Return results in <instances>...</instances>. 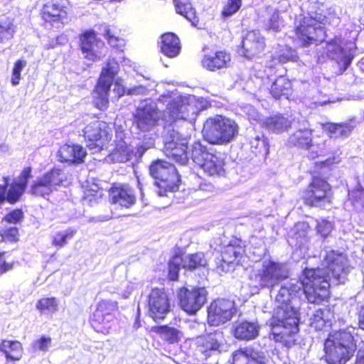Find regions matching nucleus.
Listing matches in <instances>:
<instances>
[{
  "mask_svg": "<svg viewBox=\"0 0 364 364\" xmlns=\"http://www.w3.org/2000/svg\"><path fill=\"white\" fill-rule=\"evenodd\" d=\"M0 237L4 242H17L19 240V231L16 227H9L0 231Z\"/></svg>",
  "mask_w": 364,
  "mask_h": 364,
  "instance_id": "nucleus-49",
  "label": "nucleus"
},
{
  "mask_svg": "<svg viewBox=\"0 0 364 364\" xmlns=\"http://www.w3.org/2000/svg\"><path fill=\"white\" fill-rule=\"evenodd\" d=\"M262 127L276 134L288 131L292 127V119L287 114L276 113L267 117L262 122Z\"/></svg>",
  "mask_w": 364,
  "mask_h": 364,
  "instance_id": "nucleus-30",
  "label": "nucleus"
},
{
  "mask_svg": "<svg viewBox=\"0 0 364 364\" xmlns=\"http://www.w3.org/2000/svg\"><path fill=\"white\" fill-rule=\"evenodd\" d=\"M14 267V263H8L5 261L0 264V274H4L6 272L11 270Z\"/></svg>",
  "mask_w": 364,
  "mask_h": 364,
  "instance_id": "nucleus-61",
  "label": "nucleus"
},
{
  "mask_svg": "<svg viewBox=\"0 0 364 364\" xmlns=\"http://www.w3.org/2000/svg\"><path fill=\"white\" fill-rule=\"evenodd\" d=\"M272 58L279 63H286L291 60V57L285 54H278L273 56Z\"/></svg>",
  "mask_w": 364,
  "mask_h": 364,
  "instance_id": "nucleus-60",
  "label": "nucleus"
},
{
  "mask_svg": "<svg viewBox=\"0 0 364 364\" xmlns=\"http://www.w3.org/2000/svg\"><path fill=\"white\" fill-rule=\"evenodd\" d=\"M52 339L49 336H42L32 343V350L46 352L51 346Z\"/></svg>",
  "mask_w": 364,
  "mask_h": 364,
  "instance_id": "nucleus-53",
  "label": "nucleus"
},
{
  "mask_svg": "<svg viewBox=\"0 0 364 364\" xmlns=\"http://www.w3.org/2000/svg\"><path fill=\"white\" fill-rule=\"evenodd\" d=\"M208 292L204 287H182L178 289L177 299L180 308L188 315H195L206 303Z\"/></svg>",
  "mask_w": 364,
  "mask_h": 364,
  "instance_id": "nucleus-16",
  "label": "nucleus"
},
{
  "mask_svg": "<svg viewBox=\"0 0 364 364\" xmlns=\"http://www.w3.org/2000/svg\"><path fill=\"white\" fill-rule=\"evenodd\" d=\"M356 350V340L349 331H333L324 340L323 359L328 364H346Z\"/></svg>",
  "mask_w": 364,
  "mask_h": 364,
  "instance_id": "nucleus-3",
  "label": "nucleus"
},
{
  "mask_svg": "<svg viewBox=\"0 0 364 364\" xmlns=\"http://www.w3.org/2000/svg\"><path fill=\"white\" fill-rule=\"evenodd\" d=\"M357 316L358 327L360 329L364 331V304L360 306L357 312Z\"/></svg>",
  "mask_w": 364,
  "mask_h": 364,
  "instance_id": "nucleus-59",
  "label": "nucleus"
},
{
  "mask_svg": "<svg viewBox=\"0 0 364 364\" xmlns=\"http://www.w3.org/2000/svg\"><path fill=\"white\" fill-rule=\"evenodd\" d=\"M203 52L200 65L205 70L209 72H218L230 66L232 57L225 49L205 47Z\"/></svg>",
  "mask_w": 364,
  "mask_h": 364,
  "instance_id": "nucleus-20",
  "label": "nucleus"
},
{
  "mask_svg": "<svg viewBox=\"0 0 364 364\" xmlns=\"http://www.w3.org/2000/svg\"><path fill=\"white\" fill-rule=\"evenodd\" d=\"M160 51L166 57H176L181 51V42L173 33L168 32L161 35L159 43Z\"/></svg>",
  "mask_w": 364,
  "mask_h": 364,
  "instance_id": "nucleus-31",
  "label": "nucleus"
},
{
  "mask_svg": "<svg viewBox=\"0 0 364 364\" xmlns=\"http://www.w3.org/2000/svg\"><path fill=\"white\" fill-rule=\"evenodd\" d=\"M346 200L354 208L364 211V188L359 186L348 191Z\"/></svg>",
  "mask_w": 364,
  "mask_h": 364,
  "instance_id": "nucleus-42",
  "label": "nucleus"
},
{
  "mask_svg": "<svg viewBox=\"0 0 364 364\" xmlns=\"http://www.w3.org/2000/svg\"><path fill=\"white\" fill-rule=\"evenodd\" d=\"M190 157L203 171L210 176L225 175V161L216 152H209L199 141H194L191 146Z\"/></svg>",
  "mask_w": 364,
  "mask_h": 364,
  "instance_id": "nucleus-8",
  "label": "nucleus"
},
{
  "mask_svg": "<svg viewBox=\"0 0 364 364\" xmlns=\"http://www.w3.org/2000/svg\"><path fill=\"white\" fill-rule=\"evenodd\" d=\"M149 316L155 321L164 320L171 311L170 299L163 288L151 289L147 296Z\"/></svg>",
  "mask_w": 364,
  "mask_h": 364,
  "instance_id": "nucleus-18",
  "label": "nucleus"
},
{
  "mask_svg": "<svg viewBox=\"0 0 364 364\" xmlns=\"http://www.w3.org/2000/svg\"><path fill=\"white\" fill-rule=\"evenodd\" d=\"M354 126L350 123L341 122V123H328L327 124V132L331 134V136L337 137H347L348 136L353 130Z\"/></svg>",
  "mask_w": 364,
  "mask_h": 364,
  "instance_id": "nucleus-41",
  "label": "nucleus"
},
{
  "mask_svg": "<svg viewBox=\"0 0 364 364\" xmlns=\"http://www.w3.org/2000/svg\"><path fill=\"white\" fill-rule=\"evenodd\" d=\"M242 5V0H228L223 7L221 16L228 18L237 13Z\"/></svg>",
  "mask_w": 364,
  "mask_h": 364,
  "instance_id": "nucleus-48",
  "label": "nucleus"
},
{
  "mask_svg": "<svg viewBox=\"0 0 364 364\" xmlns=\"http://www.w3.org/2000/svg\"><path fill=\"white\" fill-rule=\"evenodd\" d=\"M336 163V157L332 156L326 159V160L315 162L314 168L318 171H321L323 168L331 169L333 165Z\"/></svg>",
  "mask_w": 364,
  "mask_h": 364,
  "instance_id": "nucleus-55",
  "label": "nucleus"
},
{
  "mask_svg": "<svg viewBox=\"0 0 364 364\" xmlns=\"http://www.w3.org/2000/svg\"><path fill=\"white\" fill-rule=\"evenodd\" d=\"M232 335L240 341H250L259 335V326L252 322L242 321L235 325Z\"/></svg>",
  "mask_w": 364,
  "mask_h": 364,
  "instance_id": "nucleus-36",
  "label": "nucleus"
},
{
  "mask_svg": "<svg viewBox=\"0 0 364 364\" xmlns=\"http://www.w3.org/2000/svg\"><path fill=\"white\" fill-rule=\"evenodd\" d=\"M332 186L326 178L312 176L306 186L301 191L300 200L308 208L324 210L333 204Z\"/></svg>",
  "mask_w": 364,
  "mask_h": 364,
  "instance_id": "nucleus-4",
  "label": "nucleus"
},
{
  "mask_svg": "<svg viewBox=\"0 0 364 364\" xmlns=\"http://www.w3.org/2000/svg\"><path fill=\"white\" fill-rule=\"evenodd\" d=\"M68 0H45L40 11L44 23L50 26H64L70 21Z\"/></svg>",
  "mask_w": 364,
  "mask_h": 364,
  "instance_id": "nucleus-15",
  "label": "nucleus"
},
{
  "mask_svg": "<svg viewBox=\"0 0 364 364\" xmlns=\"http://www.w3.org/2000/svg\"><path fill=\"white\" fill-rule=\"evenodd\" d=\"M66 180L64 170L54 166L31 183L29 193L36 197L45 198L55 191L58 186H62Z\"/></svg>",
  "mask_w": 364,
  "mask_h": 364,
  "instance_id": "nucleus-14",
  "label": "nucleus"
},
{
  "mask_svg": "<svg viewBox=\"0 0 364 364\" xmlns=\"http://www.w3.org/2000/svg\"><path fill=\"white\" fill-rule=\"evenodd\" d=\"M177 14L185 17L193 26L201 28L203 23L200 21L196 9L193 7L190 0H173Z\"/></svg>",
  "mask_w": 364,
  "mask_h": 364,
  "instance_id": "nucleus-33",
  "label": "nucleus"
},
{
  "mask_svg": "<svg viewBox=\"0 0 364 364\" xmlns=\"http://www.w3.org/2000/svg\"><path fill=\"white\" fill-rule=\"evenodd\" d=\"M32 172L33 168L31 166L24 167L18 177V182L21 183L23 186H24L26 188L27 187L29 180L31 179L33 177Z\"/></svg>",
  "mask_w": 364,
  "mask_h": 364,
  "instance_id": "nucleus-54",
  "label": "nucleus"
},
{
  "mask_svg": "<svg viewBox=\"0 0 364 364\" xmlns=\"http://www.w3.org/2000/svg\"><path fill=\"white\" fill-rule=\"evenodd\" d=\"M310 304H321L331 297L330 276L323 268L304 267L298 280Z\"/></svg>",
  "mask_w": 364,
  "mask_h": 364,
  "instance_id": "nucleus-2",
  "label": "nucleus"
},
{
  "mask_svg": "<svg viewBox=\"0 0 364 364\" xmlns=\"http://www.w3.org/2000/svg\"><path fill=\"white\" fill-rule=\"evenodd\" d=\"M5 183L0 185V206L5 202L7 201V187L9 186V178H4Z\"/></svg>",
  "mask_w": 364,
  "mask_h": 364,
  "instance_id": "nucleus-58",
  "label": "nucleus"
},
{
  "mask_svg": "<svg viewBox=\"0 0 364 364\" xmlns=\"http://www.w3.org/2000/svg\"><path fill=\"white\" fill-rule=\"evenodd\" d=\"M115 85L117 86V89H114V90H117V93L118 97H121L124 95L125 91L124 88L122 86H120L117 82H115Z\"/></svg>",
  "mask_w": 364,
  "mask_h": 364,
  "instance_id": "nucleus-64",
  "label": "nucleus"
},
{
  "mask_svg": "<svg viewBox=\"0 0 364 364\" xmlns=\"http://www.w3.org/2000/svg\"><path fill=\"white\" fill-rule=\"evenodd\" d=\"M105 46V43L97 37L93 29H87L79 36V47L88 60L95 62L100 58V50Z\"/></svg>",
  "mask_w": 364,
  "mask_h": 364,
  "instance_id": "nucleus-23",
  "label": "nucleus"
},
{
  "mask_svg": "<svg viewBox=\"0 0 364 364\" xmlns=\"http://www.w3.org/2000/svg\"><path fill=\"white\" fill-rule=\"evenodd\" d=\"M208 321L212 326H219L231 320L236 312L232 300L218 298L208 307Z\"/></svg>",
  "mask_w": 364,
  "mask_h": 364,
  "instance_id": "nucleus-19",
  "label": "nucleus"
},
{
  "mask_svg": "<svg viewBox=\"0 0 364 364\" xmlns=\"http://www.w3.org/2000/svg\"><path fill=\"white\" fill-rule=\"evenodd\" d=\"M119 311V304L111 299H102L99 301L95 311L89 317L92 328L98 333L108 334L115 319L116 313Z\"/></svg>",
  "mask_w": 364,
  "mask_h": 364,
  "instance_id": "nucleus-10",
  "label": "nucleus"
},
{
  "mask_svg": "<svg viewBox=\"0 0 364 364\" xmlns=\"http://www.w3.org/2000/svg\"><path fill=\"white\" fill-rule=\"evenodd\" d=\"M24 218V214L21 208H16L6 213L2 218V221L7 223L17 224Z\"/></svg>",
  "mask_w": 364,
  "mask_h": 364,
  "instance_id": "nucleus-52",
  "label": "nucleus"
},
{
  "mask_svg": "<svg viewBox=\"0 0 364 364\" xmlns=\"http://www.w3.org/2000/svg\"><path fill=\"white\" fill-rule=\"evenodd\" d=\"M87 147L95 152L102 151L112 140V130L109 124L101 120H94L83 129Z\"/></svg>",
  "mask_w": 364,
  "mask_h": 364,
  "instance_id": "nucleus-13",
  "label": "nucleus"
},
{
  "mask_svg": "<svg viewBox=\"0 0 364 364\" xmlns=\"http://www.w3.org/2000/svg\"><path fill=\"white\" fill-rule=\"evenodd\" d=\"M77 233V230L73 228H68L64 230L56 231L52 236L51 244L57 248L65 247Z\"/></svg>",
  "mask_w": 364,
  "mask_h": 364,
  "instance_id": "nucleus-40",
  "label": "nucleus"
},
{
  "mask_svg": "<svg viewBox=\"0 0 364 364\" xmlns=\"http://www.w3.org/2000/svg\"><path fill=\"white\" fill-rule=\"evenodd\" d=\"M198 111L195 100L181 97L171 100L166 105L161 118L166 126H173L178 122L190 120Z\"/></svg>",
  "mask_w": 364,
  "mask_h": 364,
  "instance_id": "nucleus-11",
  "label": "nucleus"
},
{
  "mask_svg": "<svg viewBox=\"0 0 364 364\" xmlns=\"http://www.w3.org/2000/svg\"><path fill=\"white\" fill-rule=\"evenodd\" d=\"M237 123L221 114L208 117L203 128L204 139L211 144H225L230 142L237 134Z\"/></svg>",
  "mask_w": 364,
  "mask_h": 364,
  "instance_id": "nucleus-5",
  "label": "nucleus"
},
{
  "mask_svg": "<svg viewBox=\"0 0 364 364\" xmlns=\"http://www.w3.org/2000/svg\"><path fill=\"white\" fill-rule=\"evenodd\" d=\"M86 156L85 149L79 144H65L58 151V161L61 163L80 164L84 162Z\"/></svg>",
  "mask_w": 364,
  "mask_h": 364,
  "instance_id": "nucleus-28",
  "label": "nucleus"
},
{
  "mask_svg": "<svg viewBox=\"0 0 364 364\" xmlns=\"http://www.w3.org/2000/svg\"><path fill=\"white\" fill-rule=\"evenodd\" d=\"M104 36L107 41V43L112 47L118 46L119 38L111 33L109 26H105L104 28Z\"/></svg>",
  "mask_w": 364,
  "mask_h": 364,
  "instance_id": "nucleus-56",
  "label": "nucleus"
},
{
  "mask_svg": "<svg viewBox=\"0 0 364 364\" xmlns=\"http://www.w3.org/2000/svg\"><path fill=\"white\" fill-rule=\"evenodd\" d=\"M0 352L4 355L7 362L14 363L22 358L23 348L19 341L3 339L0 342Z\"/></svg>",
  "mask_w": 364,
  "mask_h": 364,
  "instance_id": "nucleus-32",
  "label": "nucleus"
},
{
  "mask_svg": "<svg viewBox=\"0 0 364 364\" xmlns=\"http://www.w3.org/2000/svg\"><path fill=\"white\" fill-rule=\"evenodd\" d=\"M250 147L252 152L255 156H267L269 153V144L267 138L265 136H255L250 141Z\"/></svg>",
  "mask_w": 364,
  "mask_h": 364,
  "instance_id": "nucleus-44",
  "label": "nucleus"
},
{
  "mask_svg": "<svg viewBox=\"0 0 364 364\" xmlns=\"http://www.w3.org/2000/svg\"><path fill=\"white\" fill-rule=\"evenodd\" d=\"M109 202L129 208L136 203V196L132 187L127 183H113L107 190Z\"/></svg>",
  "mask_w": 364,
  "mask_h": 364,
  "instance_id": "nucleus-25",
  "label": "nucleus"
},
{
  "mask_svg": "<svg viewBox=\"0 0 364 364\" xmlns=\"http://www.w3.org/2000/svg\"><path fill=\"white\" fill-rule=\"evenodd\" d=\"M119 72V64L114 58L108 59L102 67L92 92V104L100 111H106L109 105V92Z\"/></svg>",
  "mask_w": 364,
  "mask_h": 364,
  "instance_id": "nucleus-6",
  "label": "nucleus"
},
{
  "mask_svg": "<svg viewBox=\"0 0 364 364\" xmlns=\"http://www.w3.org/2000/svg\"><path fill=\"white\" fill-rule=\"evenodd\" d=\"M36 308L41 314L54 313L58 309V301L54 296L42 297L36 301Z\"/></svg>",
  "mask_w": 364,
  "mask_h": 364,
  "instance_id": "nucleus-43",
  "label": "nucleus"
},
{
  "mask_svg": "<svg viewBox=\"0 0 364 364\" xmlns=\"http://www.w3.org/2000/svg\"><path fill=\"white\" fill-rule=\"evenodd\" d=\"M313 130L309 128L298 129L288 138V143L291 146L302 149H309L313 145Z\"/></svg>",
  "mask_w": 364,
  "mask_h": 364,
  "instance_id": "nucleus-34",
  "label": "nucleus"
},
{
  "mask_svg": "<svg viewBox=\"0 0 364 364\" xmlns=\"http://www.w3.org/2000/svg\"><path fill=\"white\" fill-rule=\"evenodd\" d=\"M188 140L182 134L176 132L170 135L165 142L164 151L166 156L180 164H186L188 159Z\"/></svg>",
  "mask_w": 364,
  "mask_h": 364,
  "instance_id": "nucleus-22",
  "label": "nucleus"
},
{
  "mask_svg": "<svg viewBox=\"0 0 364 364\" xmlns=\"http://www.w3.org/2000/svg\"><path fill=\"white\" fill-rule=\"evenodd\" d=\"M245 249L246 246L240 238L231 239L228 244L220 247V259L217 264V269L224 273L235 271L242 264L241 261L245 254Z\"/></svg>",
  "mask_w": 364,
  "mask_h": 364,
  "instance_id": "nucleus-12",
  "label": "nucleus"
},
{
  "mask_svg": "<svg viewBox=\"0 0 364 364\" xmlns=\"http://www.w3.org/2000/svg\"><path fill=\"white\" fill-rule=\"evenodd\" d=\"M161 119V112L159 109L151 105H146L136 109L134 122L139 129L146 132L157 125Z\"/></svg>",
  "mask_w": 364,
  "mask_h": 364,
  "instance_id": "nucleus-26",
  "label": "nucleus"
},
{
  "mask_svg": "<svg viewBox=\"0 0 364 364\" xmlns=\"http://www.w3.org/2000/svg\"><path fill=\"white\" fill-rule=\"evenodd\" d=\"M331 314L332 312L328 308L316 310L311 318V327L316 331H326V328L331 325V320L328 316Z\"/></svg>",
  "mask_w": 364,
  "mask_h": 364,
  "instance_id": "nucleus-39",
  "label": "nucleus"
},
{
  "mask_svg": "<svg viewBox=\"0 0 364 364\" xmlns=\"http://www.w3.org/2000/svg\"><path fill=\"white\" fill-rule=\"evenodd\" d=\"M223 338V333L217 331L196 337L194 340L196 354L207 359L215 352H220Z\"/></svg>",
  "mask_w": 364,
  "mask_h": 364,
  "instance_id": "nucleus-24",
  "label": "nucleus"
},
{
  "mask_svg": "<svg viewBox=\"0 0 364 364\" xmlns=\"http://www.w3.org/2000/svg\"><path fill=\"white\" fill-rule=\"evenodd\" d=\"M257 277L262 287L272 290L275 286L289 277V272L284 264L269 260L262 264Z\"/></svg>",
  "mask_w": 364,
  "mask_h": 364,
  "instance_id": "nucleus-17",
  "label": "nucleus"
},
{
  "mask_svg": "<svg viewBox=\"0 0 364 364\" xmlns=\"http://www.w3.org/2000/svg\"><path fill=\"white\" fill-rule=\"evenodd\" d=\"M231 364H266V358L251 348H240L232 353Z\"/></svg>",
  "mask_w": 364,
  "mask_h": 364,
  "instance_id": "nucleus-29",
  "label": "nucleus"
},
{
  "mask_svg": "<svg viewBox=\"0 0 364 364\" xmlns=\"http://www.w3.org/2000/svg\"><path fill=\"white\" fill-rule=\"evenodd\" d=\"M26 65V61L21 59H18L14 63L11 77V83L13 86H16L19 84L21 78V73Z\"/></svg>",
  "mask_w": 364,
  "mask_h": 364,
  "instance_id": "nucleus-50",
  "label": "nucleus"
},
{
  "mask_svg": "<svg viewBox=\"0 0 364 364\" xmlns=\"http://www.w3.org/2000/svg\"><path fill=\"white\" fill-rule=\"evenodd\" d=\"M26 188L16 181H14L9 186L7 195V202L10 204H15L18 202L24 193Z\"/></svg>",
  "mask_w": 364,
  "mask_h": 364,
  "instance_id": "nucleus-47",
  "label": "nucleus"
},
{
  "mask_svg": "<svg viewBox=\"0 0 364 364\" xmlns=\"http://www.w3.org/2000/svg\"><path fill=\"white\" fill-rule=\"evenodd\" d=\"M316 230L323 238H327L333 230V224L326 219H322L317 223Z\"/></svg>",
  "mask_w": 364,
  "mask_h": 364,
  "instance_id": "nucleus-51",
  "label": "nucleus"
},
{
  "mask_svg": "<svg viewBox=\"0 0 364 364\" xmlns=\"http://www.w3.org/2000/svg\"><path fill=\"white\" fill-rule=\"evenodd\" d=\"M266 48L265 39L252 32L242 41V55L248 59L260 57Z\"/></svg>",
  "mask_w": 364,
  "mask_h": 364,
  "instance_id": "nucleus-27",
  "label": "nucleus"
},
{
  "mask_svg": "<svg viewBox=\"0 0 364 364\" xmlns=\"http://www.w3.org/2000/svg\"><path fill=\"white\" fill-rule=\"evenodd\" d=\"M277 18V17H272L269 21V28L275 31H277L279 29Z\"/></svg>",
  "mask_w": 364,
  "mask_h": 364,
  "instance_id": "nucleus-63",
  "label": "nucleus"
},
{
  "mask_svg": "<svg viewBox=\"0 0 364 364\" xmlns=\"http://www.w3.org/2000/svg\"><path fill=\"white\" fill-rule=\"evenodd\" d=\"M15 28L13 20L9 18L0 21V43L11 39L14 36Z\"/></svg>",
  "mask_w": 364,
  "mask_h": 364,
  "instance_id": "nucleus-46",
  "label": "nucleus"
},
{
  "mask_svg": "<svg viewBox=\"0 0 364 364\" xmlns=\"http://www.w3.org/2000/svg\"><path fill=\"white\" fill-rule=\"evenodd\" d=\"M151 331L158 334L168 344L177 343L181 341V333L179 330L168 325L154 326Z\"/></svg>",
  "mask_w": 364,
  "mask_h": 364,
  "instance_id": "nucleus-38",
  "label": "nucleus"
},
{
  "mask_svg": "<svg viewBox=\"0 0 364 364\" xmlns=\"http://www.w3.org/2000/svg\"><path fill=\"white\" fill-rule=\"evenodd\" d=\"M361 344L362 346L360 351L362 352V353L356 356L355 364H364V341H361Z\"/></svg>",
  "mask_w": 364,
  "mask_h": 364,
  "instance_id": "nucleus-62",
  "label": "nucleus"
},
{
  "mask_svg": "<svg viewBox=\"0 0 364 364\" xmlns=\"http://www.w3.org/2000/svg\"><path fill=\"white\" fill-rule=\"evenodd\" d=\"M294 228L295 235H297L299 237L306 236L310 228L309 224L306 222H299L295 225Z\"/></svg>",
  "mask_w": 364,
  "mask_h": 364,
  "instance_id": "nucleus-57",
  "label": "nucleus"
},
{
  "mask_svg": "<svg viewBox=\"0 0 364 364\" xmlns=\"http://www.w3.org/2000/svg\"><path fill=\"white\" fill-rule=\"evenodd\" d=\"M323 261L326 269L336 282L343 284L348 272V261L346 255L331 250L326 252Z\"/></svg>",
  "mask_w": 364,
  "mask_h": 364,
  "instance_id": "nucleus-21",
  "label": "nucleus"
},
{
  "mask_svg": "<svg viewBox=\"0 0 364 364\" xmlns=\"http://www.w3.org/2000/svg\"><path fill=\"white\" fill-rule=\"evenodd\" d=\"M326 21V16H308L300 21L294 28V33L301 47L306 48L312 44L318 46L325 41L327 37L324 26Z\"/></svg>",
  "mask_w": 364,
  "mask_h": 364,
  "instance_id": "nucleus-7",
  "label": "nucleus"
},
{
  "mask_svg": "<svg viewBox=\"0 0 364 364\" xmlns=\"http://www.w3.org/2000/svg\"><path fill=\"white\" fill-rule=\"evenodd\" d=\"M301 323L299 309L285 304L269 320L271 341L281 348L290 349L297 343Z\"/></svg>",
  "mask_w": 364,
  "mask_h": 364,
  "instance_id": "nucleus-1",
  "label": "nucleus"
},
{
  "mask_svg": "<svg viewBox=\"0 0 364 364\" xmlns=\"http://www.w3.org/2000/svg\"><path fill=\"white\" fill-rule=\"evenodd\" d=\"M183 256L182 252H176L168 262V279L170 281H177L179 277V271L181 267V264L176 260L180 259Z\"/></svg>",
  "mask_w": 364,
  "mask_h": 364,
  "instance_id": "nucleus-45",
  "label": "nucleus"
},
{
  "mask_svg": "<svg viewBox=\"0 0 364 364\" xmlns=\"http://www.w3.org/2000/svg\"><path fill=\"white\" fill-rule=\"evenodd\" d=\"M292 91L291 81L284 75L278 76L272 82L269 89L270 94L274 99L279 100L283 97H287Z\"/></svg>",
  "mask_w": 364,
  "mask_h": 364,
  "instance_id": "nucleus-37",
  "label": "nucleus"
},
{
  "mask_svg": "<svg viewBox=\"0 0 364 364\" xmlns=\"http://www.w3.org/2000/svg\"><path fill=\"white\" fill-rule=\"evenodd\" d=\"M149 173L159 188L160 196L176 191L180 185L181 178L176 168L165 160L156 159L152 161L149 166Z\"/></svg>",
  "mask_w": 364,
  "mask_h": 364,
  "instance_id": "nucleus-9",
  "label": "nucleus"
},
{
  "mask_svg": "<svg viewBox=\"0 0 364 364\" xmlns=\"http://www.w3.org/2000/svg\"><path fill=\"white\" fill-rule=\"evenodd\" d=\"M181 268L186 271H195L208 266V260L203 252L188 254L180 258Z\"/></svg>",
  "mask_w": 364,
  "mask_h": 364,
  "instance_id": "nucleus-35",
  "label": "nucleus"
}]
</instances>
